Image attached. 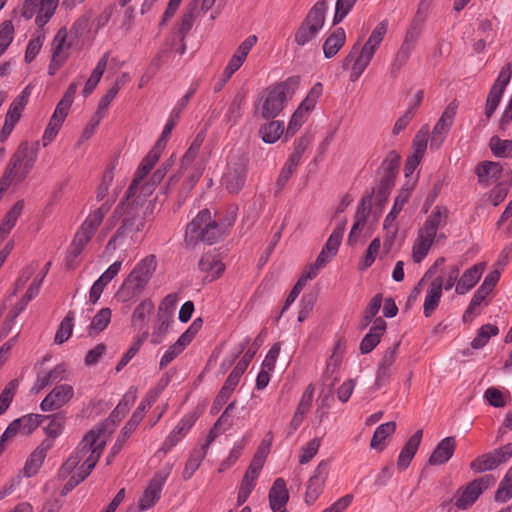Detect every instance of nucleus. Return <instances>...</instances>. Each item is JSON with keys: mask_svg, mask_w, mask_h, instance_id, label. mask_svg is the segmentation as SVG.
<instances>
[{"mask_svg": "<svg viewBox=\"0 0 512 512\" xmlns=\"http://www.w3.org/2000/svg\"><path fill=\"white\" fill-rule=\"evenodd\" d=\"M396 430V422L389 421L380 424L374 431L370 446L372 449L382 451L385 447V440Z\"/></svg>", "mask_w": 512, "mask_h": 512, "instance_id": "obj_39", "label": "nucleus"}, {"mask_svg": "<svg viewBox=\"0 0 512 512\" xmlns=\"http://www.w3.org/2000/svg\"><path fill=\"white\" fill-rule=\"evenodd\" d=\"M199 269L211 279L218 278L225 270V265L214 254L207 253L199 261Z\"/></svg>", "mask_w": 512, "mask_h": 512, "instance_id": "obj_38", "label": "nucleus"}, {"mask_svg": "<svg viewBox=\"0 0 512 512\" xmlns=\"http://www.w3.org/2000/svg\"><path fill=\"white\" fill-rule=\"evenodd\" d=\"M202 142L203 138L197 136L181 159L180 169L183 174L189 173L190 187H193L197 183L203 172L202 164L195 162Z\"/></svg>", "mask_w": 512, "mask_h": 512, "instance_id": "obj_17", "label": "nucleus"}, {"mask_svg": "<svg viewBox=\"0 0 512 512\" xmlns=\"http://www.w3.org/2000/svg\"><path fill=\"white\" fill-rule=\"evenodd\" d=\"M456 115V107L449 104L433 127L430 137L431 149H439L445 141Z\"/></svg>", "mask_w": 512, "mask_h": 512, "instance_id": "obj_21", "label": "nucleus"}, {"mask_svg": "<svg viewBox=\"0 0 512 512\" xmlns=\"http://www.w3.org/2000/svg\"><path fill=\"white\" fill-rule=\"evenodd\" d=\"M459 274H460V268L457 265L450 266L445 275L437 276L433 281H440L441 282V291L445 289L446 291H449L454 286L456 287V284L459 280Z\"/></svg>", "mask_w": 512, "mask_h": 512, "instance_id": "obj_59", "label": "nucleus"}, {"mask_svg": "<svg viewBox=\"0 0 512 512\" xmlns=\"http://www.w3.org/2000/svg\"><path fill=\"white\" fill-rule=\"evenodd\" d=\"M239 381L240 379L237 378V373H230L228 375L224 385L213 402L212 410H219L224 404H226Z\"/></svg>", "mask_w": 512, "mask_h": 512, "instance_id": "obj_42", "label": "nucleus"}, {"mask_svg": "<svg viewBox=\"0 0 512 512\" xmlns=\"http://www.w3.org/2000/svg\"><path fill=\"white\" fill-rule=\"evenodd\" d=\"M512 498V466L501 480L494 499L498 503H505Z\"/></svg>", "mask_w": 512, "mask_h": 512, "instance_id": "obj_52", "label": "nucleus"}, {"mask_svg": "<svg viewBox=\"0 0 512 512\" xmlns=\"http://www.w3.org/2000/svg\"><path fill=\"white\" fill-rule=\"evenodd\" d=\"M103 432L104 428L102 426L95 427L87 432L75 453L63 464L62 471L64 472H70L77 468V472L65 483L62 489L63 495L68 494L84 481L96 466L105 445V441L100 439Z\"/></svg>", "mask_w": 512, "mask_h": 512, "instance_id": "obj_1", "label": "nucleus"}, {"mask_svg": "<svg viewBox=\"0 0 512 512\" xmlns=\"http://www.w3.org/2000/svg\"><path fill=\"white\" fill-rule=\"evenodd\" d=\"M144 290L145 287L126 277L117 290L115 297L119 302L133 303Z\"/></svg>", "mask_w": 512, "mask_h": 512, "instance_id": "obj_35", "label": "nucleus"}, {"mask_svg": "<svg viewBox=\"0 0 512 512\" xmlns=\"http://www.w3.org/2000/svg\"><path fill=\"white\" fill-rule=\"evenodd\" d=\"M456 447L454 437L443 438L431 453L428 462L430 465H442L447 463L453 456Z\"/></svg>", "mask_w": 512, "mask_h": 512, "instance_id": "obj_28", "label": "nucleus"}, {"mask_svg": "<svg viewBox=\"0 0 512 512\" xmlns=\"http://www.w3.org/2000/svg\"><path fill=\"white\" fill-rule=\"evenodd\" d=\"M422 436L423 431L419 429L405 443L398 456V469L405 470L408 468L420 446Z\"/></svg>", "mask_w": 512, "mask_h": 512, "instance_id": "obj_29", "label": "nucleus"}, {"mask_svg": "<svg viewBox=\"0 0 512 512\" xmlns=\"http://www.w3.org/2000/svg\"><path fill=\"white\" fill-rule=\"evenodd\" d=\"M171 163L167 161L166 163L162 164L161 167H159L152 175L151 181L145 183L141 186V195L142 197H146L152 194L153 190L159 184L163 178L165 177L168 169L170 168Z\"/></svg>", "mask_w": 512, "mask_h": 512, "instance_id": "obj_54", "label": "nucleus"}, {"mask_svg": "<svg viewBox=\"0 0 512 512\" xmlns=\"http://www.w3.org/2000/svg\"><path fill=\"white\" fill-rule=\"evenodd\" d=\"M371 210V196L363 197L357 207L354 224L350 230L348 243L355 244L361 237L362 231L366 226L367 218Z\"/></svg>", "mask_w": 512, "mask_h": 512, "instance_id": "obj_22", "label": "nucleus"}, {"mask_svg": "<svg viewBox=\"0 0 512 512\" xmlns=\"http://www.w3.org/2000/svg\"><path fill=\"white\" fill-rule=\"evenodd\" d=\"M323 94V86L320 82L315 83L307 93L306 97L299 104V107L310 113L316 107L319 99Z\"/></svg>", "mask_w": 512, "mask_h": 512, "instance_id": "obj_53", "label": "nucleus"}, {"mask_svg": "<svg viewBox=\"0 0 512 512\" xmlns=\"http://www.w3.org/2000/svg\"><path fill=\"white\" fill-rule=\"evenodd\" d=\"M300 86V77L291 76L267 87L260 98L258 111L264 119L276 118L293 98Z\"/></svg>", "mask_w": 512, "mask_h": 512, "instance_id": "obj_3", "label": "nucleus"}, {"mask_svg": "<svg viewBox=\"0 0 512 512\" xmlns=\"http://www.w3.org/2000/svg\"><path fill=\"white\" fill-rule=\"evenodd\" d=\"M330 469V463L322 460L318 463L313 474L308 480L305 501L308 505L313 504L323 492Z\"/></svg>", "mask_w": 512, "mask_h": 512, "instance_id": "obj_18", "label": "nucleus"}, {"mask_svg": "<svg viewBox=\"0 0 512 512\" xmlns=\"http://www.w3.org/2000/svg\"><path fill=\"white\" fill-rule=\"evenodd\" d=\"M161 155V151L159 147H153L148 154L143 158L139 167L135 172L134 179L130 186L126 191L127 199H132L134 197L141 198V186L145 183H142L145 177L149 174L155 164L158 162Z\"/></svg>", "mask_w": 512, "mask_h": 512, "instance_id": "obj_14", "label": "nucleus"}, {"mask_svg": "<svg viewBox=\"0 0 512 512\" xmlns=\"http://www.w3.org/2000/svg\"><path fill=\"white\" fill-rule=\"evenodd\" d=\"M501 464L496 453L489 452L478 456L470 463V468L476 473H482L497 468Z\"/></svg>", "mask_w": 512, "mask_h": 512, "instance_id": "obj_41", "label": "nucleus"}, {"mask_svg": "<svg viewBox=\"0 0 512 512\" xmlns=\"http://www.w3.org/2000/svg\"><path fill=\"white\" fill-rule=\"evenodd\" d=\"M74 318V312L71 311L63 318L54 337L56 344L61 345L71 337L74 327Z\"/></svg>", "mask_w": 512, "mask_h": 512, "instance_id": "obj_48", "label": "nucleus"}, {"mask_svg": "<svg viewBox=\"0 0 512 512\" xmlns=\"http://www.w3.org/2000/svg\"><path fill=\"white\" fill-rule=\"evenodd\" d=\"M120 211L125 212L126 215L120 228L109 240L107 244L108 250H116L125 242L126 238H130L131 241L134 242L135 235L144 228L145 219L137 208H131L126 211L124 204L120 203L117 206L115 213H120Z\"/></svg>", "mask_w": 512, "mask_h": 512, "instance_id": "obj_8", "label": "nucleus"}, {"mask_svg": "<svg viewBox=\"0 0 512 512\" xmlns=\"http://www.w3.org/2000/svg\"><path fill=\"white\" fill-rule=\"evenodd\" d=\"M327 10L326 0H319L311 7L294 34L297 45L305 46L317 37L324 26Z\"/></svg>", "mask_w": 512, "mask_h": 512, "instance_id": "obj_7", "label": "nucleus"}, {"mask_svg": "<svg viewBox=\"0 0 512 512\" xmlns=\"http://www.w3.org/2000/svg\"><path fill=\"white\" fill-rule=\"evenodd\" d=\"M156 268V256L148 255L134 266L127 277L146 288Z\"/></svg>", "mask_w": 512, "mask_h": 512, "instance_id": "obj_24", "label": "nucleus"}, {"mask_svg": "<svg viewBox=\"0 0 512 512\" xmlns=\"http://www.w3.org/2000/svg\"><path fill=\"white\" fill-rule=\"evenodd\" d=\"M424 18L415 17L407 28L403 43L416 47L423 29Z\"/></svg>", "mask_w": 512, "mask_h": 512, "instance_id": "obj_56", "label": "nucleus"}, {"mask_svg": "<svg viewBox=\"0 0 512 512\" xmlns=\"http://www.w3.org/2000/svg\"><path fill=\"white\" fill-rule=\"evenodd\" d=\"M196 420L197 416L194 413L185 414L176 424L174 429L166 436L161 447L156 452V455L158 456L161 453L165 455L171 451L186 437V435L196 423Z\"/></svg>", "mask_w": 512, "mask_h": 512, "instance_id": "obj_16", "label": "nucleus"}, {"mask_svg": "<svg viewBox=\"0 0 512 512\" xmlns=\"http://www.w3.org/2000/svg\"><path fill=\"white\" fill-rule=\"evenodd\" d=\"M112 311L110 308L105 307L100 309L93 317L91 324L89 325V334H99L105 330L111 322Z\"/></svg>", "mask_w": 512, "mask_h": 512, "instance_id": "obj_46", "label": "nucleus"}, {"mask_svg": "<svg viewBox=\"0 0 512 512\" xmlns=\"http://www.w3.org/2000/svg\"><path fill=\"white\" fill-rule=\"evenodd\" d=\"M429 137V126L423 125L420 130L416 133L413 140V154L417 156H424L427 148Z\"/></svg>", "mask_w": 512, "mask_h": 512, "instance_id": "obj_61", "label": "nucleus"}, {"mask_svg": "<svg viewBox=\"0 0 512 512\" xmlns=\"http://www.w3.org/2000/svg\"><path fill=\"white\" fill-rule=\"evenodd\" d=\"M172 322L173 319L157 314L156 323L151 333V342L153 344L157 345L163 342Z\"/></svg>", "mask_w": 512, "mask_h": 512, "instance_id": "obj_50", "label": "nucleus"}, {"mask_svg": "<svg viewBox=\"0 0 512 512\" xmlns=\"http://www.w3.org/2000/svg\"><path fill=\"white\" fill-rule=\"evenodd\" d=\"M52 446V440L45 439L35 448V450L32 451L23 468V475L25 477L30 478L38 473L47 456V452L52 448Z\"/></svg>", "mask_w": 512, "mask_h": 512, "instance_id": "obj_23", "label": "nucleus"}, {"mask_svg": "<svg viewBox=\"0 0 512 512\" xmlns=\"http://www.w3.org/2000/svg\"><path fill=\"white\" fill-rule=\"evenodd\" d=\"M346 228V221H342L332 231L324 248L332 254H337Z\"/></svg>", "mask_w": 512, "mask_h": 512, "instance_id": "obj_58", "label": "nucleus"}, {"mask_svg": "<svg viewBox=\"0 0 512 512\" xmlns=\"http://www.w3.org/2000/svg\"><path fill=\"white\" fill-rule=\"evenodd\" d=\"M489 147L492 154L497 158L512 157V140L501 139L498 136L491 137Z\"/></svg>", "mask_w": 512, "mask_h": 512, "instance_id": "obj_49", "label": "nucleus"}, {"mask_svg": "<svg viewBox=\"0 0 512 512\" xmlns=\"http://www.w3.org/2000/svg\"><path fill=\"white\" fill-rule=\"evenodd\" d=\"M499 329L496 325L493 324H485L482 325L475 336V338L471 342V347L473 349H481L483 348L491 337L498 335Z\"/></svg>", "mask_w": 512, "mask_h": 512, "instance_id": "obj_47", "label": "nucleus"}, {"mask_svg": "<svg viewBox=\"0 0 512 512\" xmlns=\"http://www.w3.org/2000/svg\"><path fill=\"white\" fill-rule=\"evenodd\" d=\"M39 145V141L33 144H30L28 141L21 142L10 158L1 177L10 184L13 182H23L35 166Z\"/></svg>", "mask_w": 512, "mask_h": 512, "instance_id": "obj_5", "label": "nucleus"}, {"mask_svg": "<svg viewBox=\"0 0 512 512\" xmlns=\"http://www.w3.org/2000/svg\"><path fill=\"white\" fill-rule=\"evenodd\" d=\"M494 483L495 479L491 475H485L471 481L455 495V506L459 510L468 509L478 500L480 495Z\"/></svg>", "mask_w": 512, "mask_h": 512, "instance_id": "obj_11", "label": "nucleus"}, {"mask_svg": "<svg viewBox=\"0 0 512 512\" xmlns=\"http://www.w3.org/2000/svg\"><path fill=\"white\" fill-rule=\"evenodd\" d=\"M74 396V388L70 384L56 385L41 401L42 412H50L65 406Z\"/></svg>", "mask_w": 512, "mask_h": 512, "instance_id": "obj_20", "label": "nucleus"}, {"mask_svg": "<svg viewBox=\"0 0 512 512\" xmlns=\"http://www.w3.org/2000/svg\"><path fill=\"white\" fill-rule=\"evenodd\" d=\"M414 187H415V180H409L401 188L397 197L394 200V204H393L390 212L385 217V220H384L385 228H388L390 225H392L395 222L397 216L402 211L404 205L408 202Z\"/></svg>", "mask_w": 512, "mask_h": 512, "instance_id": "obj_27", "label": "nucleus"}, {"mask_svg": "<svg viewBox=\"0 0 512 512\" xmlns=\"http://www.w3.org/2000/svg\"><path fill=\"white\" fill-rule=\"evenodd\" d=\"M33 85L28 84L11 102L5 115L4 125L0 131V142H5L20 121L22 113L29 102Z\"/></svg>", "mask_w": 512, "mask_h": 512, "instance_id": "obj_9", "label": "nucleus"}, {"mask_svg": "<svg viewBox=\"0 0 512 512\" xmlns=\"http://www.w3.org/2000/svg\"><path fill=\"white\" fill-rule=\"evenodd\" d=\"M321 446V438L315 437L307 442L301 449L299 463L301 465L309 463L318 453Z\"/></svg>", "mask_w": 512, "mask_h": 512, "instance_id": "obj_60", "label": "nucleus"}, {"mask_svg": "<svg viewBox=\"0 0 512 512\" xmlns=\"http://www.w3.org/2000/svg\"><path fill=\"white\" fill-rule=\"evenodd\" d=\"M211 441L212 440L210 439L206 443L202 444L200 447L194 448L191 451V453L185 463V467H184L183 473H182L184 480L190 479L193 476V474L196 472V470L199 468V466L201 465L202 461L204 460V458L207 454V451H208Z\"/></svg>", "mask_w": 512, "mask_h": 512, "instance_id": "obj_34", "label": "nucleus"}, {"mask_svg": "<svg viewBox=\"0 0 512 512\" xmlns=\"http://www.w3.org/2000/svg\"><path fill=\"white\" fill-rule=\"evenodd\" d=\"M346 33L341 27L336 28L323 43V54L326 59L333 58L345 45Z\"/></svg>", "mask_w": 512, "mask_h": 512, "instance_id": "obj_36", "label": "nucleus"}, {"mask_svg": "<svg viewBox=\"0 0 512 512\" xmlns=\"http://www.w3.org/2000/svg\"><path fill=\"white\" fill-rule=\"evenodd\" d=\"M284 133V122L272 120L260 127L259 134L263 142L273 144L277 142Z\"/></svg>", "mask_w": 512, "mask_h": 512, "instance_id": "obj_40", "label": "nucleus"}, {"mask_svg": "<svg viewBox=\"0 0 512 512\" xmlns=\"http://www.w3.org/2000/svg\"><path fill=\"white\" fill-rule=\"evenodd\" d=\"M386 329V322L382 318H377L370 327L369 332L364 336L360 343L362 354L370 353L380 342L381 336Z\"/></svg>", "mask_w": 512, "mask_h": 512, "instance_id": "obj_32", "label": "nucleus"}, {"mask_svg": "<svg viewBox=\"0 0 512 512\" xmlns=\"http://www.w3.org/2000/svg\"><path fill=\"white\" fill-rule=\"evenodd\" d=\"M137 394L138 390L136 387H129V389L123 395L122 399L119 401L118 405L112 411L111 416L119 419L123 418L135 403Z\"/></svg>", "mask_w": 512, "mask_h": 512, "instance_id": "obj_45", "label": "nucleus"}, {"mask_svg": "<svg viewBox=\"0 0 512 512\" xmlns=\"http://www.w3.org/2000/svg\"><path fill=\"white\" fill-rule=\"evenodd\" d=\"M448 214L449 211L446 207L436 206L418 229L412 247V258L415 263L423 261L437 237H444L443 234H438V229L446 226Z\"/></svg>", "mask_w": 512, "mask_h": 512, "instance_id": "obj_4", "label": "nucleus"}, {"mask_svg": "<svg viewBox=\"0 0 512 512\" xmlns=\"http://www.w3.org/2000/svg\"><path fill=\"white\" fill-rule=\"evenodd\" d=\"M71 44L67 43V31L61 28L51 43V60L48 66V74L54 76L69 58Z\"/></svg>", "mask_w": 512, "mask_h": 512, "instance_id": "obj_15", "label": "nucleus"}, {"mask_svg": "<svg viewBox=\"0 0 512 512\" xmlns=\"http://www.w3.org/2000/svg\"><path fill=\"white\" fill-rule=\"evenodd\" d=\"M415 48L416 47L406 43H401L391 66V71L393 74L398 73L402 67L405 66Z\"/></svg>", "mask_w": 512, "mask_h": 512, "instance_id": "obj_57", "label": "nucleus"}, {"mask_svg": "<svg viewBox=\"0 0 512 512\" xmlns=\"http://www.w3.org/2000/svg\"><path fill=\"white\" fill-rule=\"evenodd\" d=\"M24 206V200H18L5 214L2 222L0 223V242L4 241L12 229L16 226L18 219L23 213Z\"/></svg>", "mask_w": 512, "mask_h": 512, "instance_id": "obj_33", "label": "nucleus"}, {"mask_svg": "<svg viewBox=\"0 0 512 512\" xmlns=\"http://www.w3.org/2000/svg\"><path fill=\"white\" fill-rule=\"evenodd\" d=\"M91 239V235L80 229L77 230L68 250L67 266L69 269H74L78 266L79 261L77 259Z\"/></svg>", "mask_w": 512, "mask_h": 512, "instance_id": "obj_30", "label": "nucleus"}, {"mask_svg": "<svg viewBox=\"0 0 512 512\" xmlns=\"http://www.w3.org/2000/svg\"><path fill=\"white\" fill-rule=\"evenodd\" d=\"M247 163V158L242 154L229 157L222 181L230 193H238L242 189L246 181Z\"/></svg>", "mask_w": 512, "mask_h": 512, "instance_id": "obj_10", "label": "nucleus"}, {"mask_svg": "<svg viewBox=\"0 0 512 512\" xmlns=\"http://www.w3.org/2000/svg\"><path fill=\"white\" fill-rule=\"evenodd\" d=\"M502 165L494 161H483L475 168L479 184L489 186L493 181L498 180L502 174Z\"/></svg>", "mask_w": 512, "mask_h": 512, "instance_id": "obj_31", "label": "nucleus"}, {"mask_svg": "<svg viewBox=\"0 0 512 512\" xmlns=\"http://www.w3.org/2000/svg\"><path fill=\"white\" fill-rule=\"evenodd\" d=\"M189 343L180 336L178 340L168 347L160 359V368L166 367L170 364L179 354H181Z\"/></svg>", "mask_w": 512, "mask_h": 512, "instance_id": "obj_55", "label": "nucleus"}, {"mask_svg": "<svg viewBox=\"0 0 512 512\" xmlns=\"http://www.w3.org/2000/svg\"><path fill=\"white\" fill-rule=\"evenodd\" d=\"M154 304L150 299L142 300L132 313V322L134 324L144 322L146 318L153 312Z\"/></svg>", "mask_w": 512, "mask_h": 512, "instance_id": "obj_63", "label": "nucleus"}, {"mask_svg": "<svg viewBox=\"0 0 512 512\" xmlns=\"http://www.w3.org/2000/svg\"><path fill=\"white\" fill-rule=\"evenodd\" d=\"M344 354V344L341 341H337L334 345L333 352L327 360L326 372L334 373L342 362Z\"/></svg>", "mask_w": 512, "mask_h": 512, "instance_id": "obj_64", "label": "nucleus"}, {"mask_svg": "<svg viewBox=\"0 0 512 512\" xmlns=\"http://www.w3.org/2000/svg\"><path fill=\"white\" fill-rule=\"evenodd\" d=\"M442 298L441 282L432 281L427 289L423 303V314L430 317L438 307Z\"/></svg>", "mask_w": 512, "mask_h": 512, "instance_id": "obj_37", "label": "nucleus"}, {"mask_svg": "<svg viewBox=\"0 0 512 512\" xmlns=\"http://www.w3.org/2000/svg\"><path fill=\"white\" fill-rule=\"evenodd\" d=\"M69 371L65 363H59L50 370L41 369L30 389L31 394H39L52 383H58L68 378Z\"/></svg>", "mask_w": 512, "mask_h": 512, "instance_id": "obj_19", "label": "nucleus"}, {"mask_svg": "<svg viewBox=\"0 0 512 512\" xmlns=\"http://www.w3.org/2000/svg\"><path fill=\"white\" fill-rule=\"evenodd\" d=\"M44 421L47 420L48 424L44 427V433L50 439L59 437L65 427V416L62 413H55L51 415H43Z\"/></svg>", "mask_w": 512, "mask_h": 512, "instance_id": "obj_43", "label": "nucleus"}, {"mask_svg": "<svg viewBox=\"0 0 512 512\" xmlns=\"http://www.w3.org/2000/svg\"><path fill=\"white\" fill-rule=\"evenodd\" d=\"M18 421V425L21 429V434L30 435L33 433L40 424L44 421V417L42 414H26L20 418L16 419Z\"/></svg>", "mask_w": 512, "mask_h": 512, "instance_id": "obj_51", "label": "nucleus"}, {"mask_svg": "<svg viewBox=\"0 0 512 512\" xmlns=\"http://www.w3.org/2000/svg\"><path fill=\"white\" fill-rule=\"evenodd\" d=\"M225 234V229L212 219L208 209L201 210L188 224L185 232V241L188 245L203 242L212 245Z\"/></svg>", "mask_w": 512, "mask_h": 512, "instance_id": "obj_6", "label": "nucleus"}, {"mask_svg": "<svg viewBox=\"0 0 512 512\" xmlns=\"http://www.w3.org/2000/svg\"><path fill=\"white\" fill-rule=\"evenodd\" d=\"M486 268L485 262H479L470 268L466 269L463 274L460 276L456 287L455 292L458 295H464L468 293L480 280L482 274L484 273Z\"/></svg>", "mask_w": 512, "mask_h": 512, "instance_id": "obj_25", "label": "nucleus"}, {"mask_svg": "<svg viewBox=\"0 0 512 512\" xmlns=\"http://www.w3.org/2000/svg\"><path fill=\"white\" fill-rule=\"evenodd\" d=\"M59 0H24L21 14L26 19L35 16V23L38 27L46 25L53 17Z\"/></svg>", "mask_w": 512, "mask_h": 512, "instance_id": "obj_12", "label": "nucleus"}, {"mask_svg": "<svg viewBox=\"0 0 512 512\" xmlns=\"http://www.w3.org/2000/svg\"><path fill=\"white\" fill-rule=\"evenodd\" d=\"M106 213L107 209L104 206L95 209L88 214L79 229L93 237L94 233L102 223Z\"/></svg>", "mask_w": 512, "mask_h": 512, "instance_id": "obj_44", "label": "nucleus"}, {"mask_svg": "<svg viewBox=\"0 0 512 512\" xmlns=\"http://www.w3.org/2000/svg\"><path fill=\"white\" fill-rule=\"evenodd\" d=\"M172 471V465L167 464L161 471L154 474L138 502L140 511L152 508L160 499L163 487Z\"/></svg>", "mask_w": 512, "mask_h": 512, "instance_id": "obj_13", "label": "nucleus"}, {"mask_svg": "<svg viewBox=\"0 0 512 512\" xmlns=\"http://www.w3.org/2000/svg\"><path fill=\"white\" fill-rule=\"evenodd\" d=\"M246 443L247 440L245 438H242L241 440L234 443L229 455L220 464V472L224 471L225 469L231 467L233 464L236 463V461L240 458Z\"/></svg>", "mask_w": 512, "mask_h": 512, "instance_id": "obj_62", "label": "nucleus"}, {"mask_svg": "<svg viewBox=\"0 0 512 512\" xmlns=\"http://www.w3.org/2000/svg\"><path fill=\"white\" fill-rule=\"evenodd\" d=\"M388 20L380 21L372 30L366 42L359 46L356 43L346 58L343 60V69L350 68V80L357 81L372 61L376 51L380 47L388 31Z\"/></svg>", "mask_w": 512, "mask_h": 512, "instance_id": "obj_2", "label": "nucleus"}, {"mask_svg": "<svg viewBox=\"0 0 512 512\" xmlns=\"http://www.w3.org/2000/svg\"><path fill=\"white\" fill-rule=\"evenodd\" d=\"M268 498L269 506L273 512H286L285 507L289 501V492L283 478L275 479Z\"/></svg>", "mask_w": 512, "mask_h": 512, "instance_id": "obj_26", "label": "nucleus"}]
</instances>
